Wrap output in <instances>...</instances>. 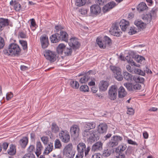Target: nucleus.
Wrapping results in <instances>:
<instances>
[{"label":"nucleus","mask_w":158,"mask_h":158,"mask_svg":"<svg viewBox=\"0 0 158 158\" xmlns=\"http://www.w3.org/2000/svg\"><path fill=\"white\" fill-rule=\"evenodd\" d=\"M118 88L117 86L112 85L109 89L108 92V97L111 100H115L117 98Z\"/></svg>","instance_id":"6"},{"label":"nucleus","mask_w":158,"mask_h":158,"mask_svg":"<svg viewBox=\"0 0 158 158\" xmlns=\"http://www.w3.org/2000/svg\"><path fill=\"white\" fill-rule=\"evenodd\" d=\"M55 148L60 149L62 146L61 143L59 139H56L55 140Z\"/></svg>","instance_id":"40"},{"label":"nucleus","mask_w":158,"mask_h":158,"mask_svg":"<svg viewBox=\"0 0 158 158\" xmlns=\"http://www.w3.org/2000/svg\"><path fill=\"white\" fill-rule=\"evenodd\" d=\"M111 154V151L110 150L107 149L103 151L102 155L105 157H108Z\"/></svg>","instance_id":"50"},{"label":"nucleus","mask_w":158,"mask_h":158,"mask_svg":"<svg viewBox=\"0 0 158 158\" xmlns=\"http://www.w3.org/2000/svg\"><path fill=\"white\" fill-rule=\"evenodd\" d=\"M109 86V83L107 81H102L100 82L99 89L100 91H104L107 90Z\"/></svg>","instance_id":"21"},{"label":"nucleus","mask_w":158,"mask_h":158,"mask_svg":"<svg viewBox=\"0 0 158 158\" xmlns=\"http://www.w3.org/2000/svg\"><path fill=\"white\" fill-rule=\"evenodd\" d=\"M97 44L101 48L104 49L106 45H110L111 40H96Z\"/></svg>","instance_id":"15"},{"label":"nucleus","mask_w":158,"mask_h":158,"mask_svg":"<svg viewBox=\"0 0 158 158\" xmlns=\"http://www.w3.org/2000/svg\"><path fill=\"white\" fill-rule=\"evenodd\" d=\"M31 27L32 28H34V29H35L36 28L35 26H36L35 22V20L34 19H31Z\"/></svg>","instance_id":"55"},{"label":"nucleus","mask_w":158,"mask_h":158,"mask_svg":"<svg viewBox=\"0 0 158 158\" xmlns=\"http://www.w3.org/2000/svg\"><path fill=\"white\" fill-rule=\"evenodd\" d=\"M72 49L71 48H69L66 46L64 48L63 53L65 56H70L72 53Z\"/></svg>","instance_id":"32"},{"label":"nucleus","mask_w":158,"mask_h":158,"mask_svg":"<svg viewBox=\"0 0 158 158\" xmlns=\"http://www.w3.org/2000/svg\"><path fill=\"white\" fill-rule=\"evenodd\" d=\"M134 110L132 108H128L127 113L130 115H133L134 114Z\"/></svg>","instance_id":"58"},{"label":"nucleus","mask_w":158,"mask_h":158,"mask_svg":"<svg viewBox=\"0 0 158 158\" xmlns=\"http://www.w3.org/2000/svg\"><path fill=\"white\" fill-rule=\"evenodd\" d=\"M116 3L114 1L108 2L103 7V11L104 13H106L112 9L116 6Z\"/></svg>","instance_id":"17"},{"label":"nucleus","mask_w":158,"mask_h":158,"mask_svg":"<svg viewBox=\"0 0 158 158\" xmlns=\"http://www.w3.org/2000/svg\"><path fill=\"white\" fill-rule=\"evenodd\" d=\"M79 130L78 126L77 125H74L71 127L70 130V134L74 139H76L78 137Z\"/></svg>","instance_id":"13"},{"label":"nucleus","mask_w":158,"mask_h":158,"mask_svg":"<svg viewBox=\"0 0 158 158\" xmlns=\"http://www.w3.org/2000/svg\"><path fill=\"white\" fill-rule=\"evenodd\" d=\"M19 42L23 47L24 50L27 48V43L26 41L24 40H19Z\"/></svg>","instance_id":"45"},{"label":"nucleus","mask_w":158,"mask_h":158,"mask_svg":"<svg viewBox=\"0 0 158 158\" xmlns=\"http://www.w3.org/2000/svg\"><path fill=\"white\" fill-rule=\"evenodd\" d=\"M127 148V146L123 144L119 145L116 149V152L119 154L122 153V152L124 151Z\"/></svg>","instance_id":"30"},{"label":"nucleus","mask_w":158,"mask_h":158,"mask_svg":"<svg viewBox=\"0 0 158 158\" xmlns=\"http://www.w3.org/2000/svg\"><path fill=\"white\" fill-rule=\"evenodd\" d=\"M100 136L99 132L94 130L90 131L87 135H83V136L87 138L88 141L89 142L94 143L99 140Z\"/></svg>","instance_id":"2"},{"label":"nucleus","mask_w":158,"mask_h":158,"mask_svg":"<svg viewBox=\"0 0 158 158\" xmlns=\"http://www.w3.org/2000/svg\"><path fill=\"white\" fill-rule=\"evenodd\" d=\"M127 94V92L121 93V92H118V96L119 98H123L126 96Z\"/></svg>","instance_id":"57"},{"label":"nucleus","mask_w":158,"mask_h":158,"mask_svg":"<svg viewBox=\"0 0 158 158\" xmlns=\"http://www.w3.org/2000/svg\"><path fill=\"white\" fill-rule=\"evenodd\" d=\"M60 34L56 33L52 35L50 37V40H67L68 34L65 31H61Z\"/></svg>","instance_id":"9"},{"label":"nucleus","mask_w":158,"mask_h":158,"mask_svg":"<svg viewBox=\"0 0 158 158\" xmlns=\"http://www.w3.org/2000/svg\"><path fill=\"white\" fill-rule=\"evenodd\" d=\"M128 143L129 144H133L134 145H137V144L136 143V142L133 141L131 139H128L127 140Z\"/></svg>","instance_id":"64"},{"label":"nucleus","mask_w":158,"mask_h":158,"mask_svg":"<svg viewBox=\"0 0 158 158\" xmlns=\"http://www.w3.org/2000/svg\"><path fill=\"white\" fill-rule=\"evenodd\" d=\"M65 46L63 44H59L56 48V52L59 55H62Z\"/></svg>","instance_id":"25"},{"label":"nucleus","mask_w":158,"mask_h":158,"mask_svg":"<svg viewBox=\"0 0 158 158\" xmlns=\"http://www.w3.org/2000/svg\"><path fill=\"white\" fill-rule=\"evenodd\" d=\"M59 138L63 142L67 143L70 141V135L69 132L67 131H61L59 133Z\"/></svg>","instance_id":"12"},{"label":"nucleus","mask_w":158,"mask_h":158,"mask_svg":"<svg viewBox=\"0 0 158 158\" xmlns=\"http://www.w3.org/2000/svg\"><path fill=\"white\" fill-rule=\"evenodd\" d=\"M86 2V0H76L75 5L78 6H81L84 5Z\"/></svg>","instance_id":"37"},{"label":"nucleus","mask_w":158,"mask_h":158,"mask_svg":"<svg viewBox=\"0 0 158 158\" xmlns=\"http://www.w3.org/2000/svg\"><path fill=\"white\" fill-rule=\"evenodd\" d=\"M148 8L146 4L144 2H141L137 6V9L139 12L142 11Z\"/></svg>","instance_id":"31"},{"label":"nucleus","mask_w":158,"mask_h":158,"mask_svg":"<svg viewBox=\"0 0 158 158\" xmlns=\"http://www.w3.org/2000/svg\"><path fill=\"white\" fill-rule=\"evenodd\" d=\"M73 145L72 143H69L63 149L64 154L68 152H75L72 150Z\"/></svg>","instance_id":"28"},{"label":"nucleus","mask_w":158,"mask_h":158,"mask_svg":"<svg viewBox=\"0 0 158 158\" xmlns=\"http://www.w3.org/2000/svg\"><path fill=\"white\" fill-rule=\"evenodd\" d=\"M103 39H104V40H111L109 37L106 36H104V37H103L102 35H100L98 37L96 40H101Z\"/></svg>","instance_id":"60"},{"label":"nucleus","mask_w":158,"mask_h":158,"mask_svg":"<svg viewBox=\"0 0 158 158\" xmlns=\"http://www.w3.org/2000/svg\"><path fill=\"white\" fill-rule=\"evenodd\" d=\"M145 60V58L142 56L137 55L135 56V60L138 63H141L143 60Z\"/></svg>","instance_id":"41"},{"label":"nucleus","mask_w":158,"mask_h":158,"mask_svg":"<svg viewBox=\"0 0 158 158\" xmlns=\"http://www.w3.org/2000/svg\"><path fill=\"white\" fill-rule=\"evenodd\" d=\"M134 23L138 28L140 30L143 29L146 27V24L139 19L136 20Z\"/></svg>","instance_id":"24"},{"label":"nucleus","mask_w":158,"mask_h":158,"mask_svg":"<svg viewBox=\"0 0 158 158\" xmlns=\"http://www.w3.org/2000/svg\"><path fill=\"white\" fill-rule=\"evenodd\" d=\"M136 29L134 27H130L128 32V33L131 35H132L137 33Z\"/></svg>","instance_id":"43"},{"label":"nucleus","mask_w":158,"mask_h":158,"mask_svg":"<svg viewBox=\"0 0 158 158\" xmlns=\"http://www.w3.org/2000/svg\"><path fill=\"white\" fill-rule=\"evenodd\" d=\"M27 35L26 34L23 32H20L19 34V37L22 39L27 38Z\"/></svg>","instance_id":"54"},{"label":"nucleus","mask_w":158,"mask_h":158,"mask_svg":"<svg viewBox=\"0 0 158 158\" xmlns=\"http://www.w3.org/2000/svg\"><path fill=\"white\" fill-rule=\"evenodd\" d=\"M9 21L7 19L0 18V32L2 31L3 27L9 25Z\"/></svg>","instance_id":"22"},{"label":"nucleus","mask_w":158,"mask_h":158,"mask_svg":"<svg viewBox=\"0 0 158 158\" xmlns=\"http://www.w3.org/2000/svg\"><path fill=\"white\" fill-rule=\"evenodd\" d=\"M41 139L44 145H46L48 144L49 140L48 137L44 136L41 138Z\"/></svg>","instance_id":"49"},{"label":"nucleus","mask_w":158,"mask_h":158,"mask_svg":"<svg viewBox=\"0 0 158 158\" xmlns=\"http://www.w3.org/2000/svg\"><path fill=\"white\" fill-rule=\"evenodd\" d=\"M107 126L105 123L100 124L98 126L97 131L99 132L101 135V134H103L106 132Z\"/></svg>","instance_id":"19"},{"label":"nucleus","mask_w":158,"mask_h":158,"mask_svg":"<svg viewBox=\"0 0 158 158\" xmlns=\"http://www.w3.org/2000/svg\"><path fill=\"white\" fill-rule=\"evenodd\" d=\"M13 94L11 92L8 93L6 95V99L7 100H9L13 97Z\"/></svg>","instance_id":"59"},{"label":"nucleus","mask_w":158,"mask_h":158,"mask_svg":"<svg viewBox=\"0 0 158 158\" xmlns=\"http://www.w3.org/2000/svg\"><path fill=\"white\" fill-rule=\"evenodd\" d=\"M102 145L103 143L101 141L97 142L92 146L91 150L94 152L101 151L102 149Z\"/></svg>","instance_id":"20"},{"label":"nucleus","mask_w":158,"mask_h":158,"mask_svg":"<svg viewBox=\"0 0 158 158\" xmlns=\"http://www.w3.org/2000/svg\"><path fill=\"white\" fill-rule=\"evenodd\" d=\"M124 78L128 81H130L132 80V75L127 72H125L123 73Z\"/></svg>","instance_id":"33"},{"label":"nucleus","mask_w":158,"mask_h":158,"mask_svg":"<svg viewBox=\"0 0 158 158\" xmlns=\"http://www.w3.org/2000/svg\"><path fill=\"white\" fill-rule=\"evenodd\" d=\"M42 48H46L49 44L48 40H40Z\"/></svg>","instance_id":"39"},{"label":"nucleus","mask_w":158,"mask_h":158,"mask_svg":"<svg viewBox=\"0 0 158 158\" xmlns=\"http://www.w3.org/2000/svg\"><path fill=\"white\" fill-rule=\"evenodd\" d=\"M110 32L112 35L117 37L120 36L121 33L118 22H116L112 24Z\"/></svg>","instance_id":"8"},{"label":"nucleus","mask_w":158,"mask_h":158,"mask_svg":"<svg viewBox=\"0 0 158 158\" xmlns=\"http://www.w3.org/2000/svg\"><path fill=\"white\" fill-rule=\"evenodd\" d=\"M44 56L45 58L51 62H54L56 60V55L55 53L49 50H46L44 52Z\"/></svg>","instance_id":"11"},{"label":"nucleus","mask_w":158,"mask_h":158,"mask_svg":"<svg viewBox=\"0 0 158 158\" xmlns=\"http://www.w3.org/2000/svg\"><path fill=\"white\" fill-rule=\"evenodd\" d=\"M75 154V152H71L65 153L64 155L66 156V158H73Z\"/></svg>","instance_id":"46"},{"label":"nucleus","mask_w":158,"mask_h":158,"mask_svg":"<svg viewBox=\"0 0 158 158\" xmlns=\"http://www.w3.org/2000/svg\"><path fill=\"white\" fill-rule=\"evenodd\" d=\"M92 158H102V156L99 153H96L92 156Z\"/></svg>","instance_id":"61"},{"label":"nucleus","mask_w":158,"mask_h":158,"mask_svg":"<svg viewBox=\"0 0 158 158\" xmlns=\"http://www.w3.org/2000/svg\"><path fill=\"white\" fill-rule=\"evenodd\" d=\"M9 144L5 142L3 143L2 145V147L4 150L6 151L7 147H8Z\"/></svg>","instance_id":"62"},{"label":"nucleus","mask_w":158,"mask_h":158,"mask_svg":"<svg viewBox=\"0 0 158 158\" xmlns=\"http://www.w3.org/2000/svg\"><path fill=\"white\" fill-rule=\"evenodd\" d=\"M125 60H126L128 63L129 64H132L133 62H134V61L132 59L131 57V56L130 55L127 56L125 58Z\"/></svg>","instance_id":"52"},{"label":"nucleus","mask_w":158,"mask_h":158,"mask_svg":"<svg viewBox=\"0 0 158 158\" xmlns=\"http://www.w3.org/2000/svg\"><path fill=\"white\" fill-rule=\"evenodd\" d=\"M123 139L122 137L119 135H114L111 138L107 145L109 148H113L118 144V143Z\"/></svg>","instance_id":"4"},{"label":"nucleus","mask_w":158,"mask_h":158,"mask_svg":"<svg viewBox=\"0 0 158 158\" xmlns=\"http://www.w3.org/2000/svg\"><path fill=\"white\" fill-rule=\"evenodd\" d=\"M43 149V147L40 141H37L36 143V151L35 154L38 157L41 153V151Z\"/></svg>","instance_id":"23"},{"label":"nucleus","mask_w":158,"mask_h":158,"mask_svg":"<svg viewBox=\"0 0 158 158\" xmlns=\"http://www.w3.org/2000/svg\"><path fill=\"white\" fill-rule=\"evenodd\" d=\"M96 127V124L93 122H86L83 129L82 135H86L89 133L91 129L94 128Z\"/></svg>","instance_id":"7"},{"label":"nucleus","mask_w":158,"mask_h":158,"mask_svg":"<svg viewBox=\"0 0 158 158\" xmlns=\"http://www.w3.org/2000/svg\"><path fill=\"white\" fill-rule=\"evenodd\" d=\"M89 78L90 77L89 76L87 75H85L83 77L80 78L79 82L81 83H85L88 81Z\"/></svg>","instance_id":"38"},{"label":"nucleus","mask_w":158,"mask_h":158,"mask_svg":"<svg viewBox=\"0 0 158 158\" xmlns=\"http://www.w3.org/2000/svg\"><path fill=\"white\" fill-rule=\"evenodd\" d=\"M118 23L119 26L120 27L121 29L123 31H126L129 25V22L124 19H122L120 22H118Z\"/></svg>","instance_id":"18"},{"label":"nucleus","mask_w":158,"mask_h":158,"mask_svg":"<svg viewBox=\"0 0 158 158\" xmlns=\"http://www.w3.org/2000/svg\"><path fill=\"white\" fill-rule=\"evenodd\" d=\"M112 134L111 133H108L106 135L104 136L103 139L104 140H106L107 139H109L112 136Z\"/></svg>","instance_id":"63"},{"label":"nucleus","mask_w":158,"mask_h":158,"mask_svg":"<svg viewBox=\"0 0 158 158\" xmlns=\"http://www.w3.org/2000/svg\"><path fill=\"white\" fill-rule=\"evenodd\" d=\"M35 147L33 145H31L27 148V150L28 153H31L35 150Z\"/></svg>","instance_id":"56"},{"label":"nucleus","mask_w":158,"mask_h":158,"mask_svg":"<svg viewBox=\"0 0 158 158\" xmlns=\"http://www.w3.org/2000/svg\"><path fill=\"white\" fill-rule=\"evenodd\" d=\"M80 90L81 91L84 92H88L89 91L88 86L87 85L81 86L80 88Z\"/></svg>","instance_id":"42"},{"label":"nucleus","mask_w":158,"mask_h":158,"mask_svg":"<svg viewBox=\"0 0 158 158\" xmlns=\"http://www.w3.org/2000/svg\"><path fill=\"white\" fill-rule=\"evenodd\" d=\"M14 7L15 10L19 11L21 9V6L20 4L15 2L14 5Z\"/></svg>","instance_id":"53"},{"label":"nucleus","mask_w":158,"mask_h":158,"mask_svg":"<svg viewBox=\"0 0 158 158\" xmlns=\"http://www.w3.org/2000/svg\"><path fill=\"white\" fill-rule=\"evenodd\" d=\"M156 11L157 10L156 9H152L150 13L144 14L142 16V19L146 22H150L151 21L152 17H155L156 16Z\"/></svg>","instance_id":"10"},{"label":"nucleus","mask_w":158,"mask_h":158,"mask_svg":"<svg viewBox=\"0 0 158 158\" xmlns=\"http://www.w3.org/2000/svg\"><path fill=\"white\" fill-rule=\"evenodd\" d=\"M70 84L71 86L73 88L77 89L78 88L79 84L77 81H71L70 82Z\"/></svg>","instance_id":"36"},{"label":"nucleus","mask_w":158,"mask_h":158,"mask_svg":"<svg viewBox=\"0 0 158 158\" xmlns=\"http://www.w3.org/2000/svg\"><path fill=\"white\" fill-rule=\"evenodd\" d=\"M21 51V49L17 44L12 43L9 45L7 48L3 49V52L8 56H18L20 55Z\"/></svg>","instance_id":"1"},{"label":"nucleus","mask_w":158,"mask_h":158,"mask_svg":"<svg viewBox=\"0 0 158 158\" xmlns=\"http://www.w3.org/2000/svg\"><path fill=\"white\" fill-rule=\"evenodd\" d=\"M107 0H96L95 2L97 5L101 6L103 5L105 3H106Z\"/></svg>","instance_id":"48"},{"label":"nucleus","mask_w":158,"mask_h":158,"mask_svg":"<svg viewBox=\"0 0 158 158\" xmlns=\"http://www.w3.org/2000/svg\"><path fill=\"white\" fill-rule=\"evenodd\" d=\"M65 41L68 43V44L70 47L71 48L73 49L75 51L78 49L80 47L81 44L80 43L77 41V40H64Z\"/></svg>","instance_id":"14"},{"label":"nucleus","mask_w":158,"mask_h":158,"mask_svg":"<svg viewBox=\"0 0 158 158\" xmlns=\"http://www.w3.org/2000/svg\"><path fill=\"white\" fill-rule=\"evenodd\" d=\"M110 69L112 71L114 77L118 81L123 80V77L122 74L121 69L118 67L115 66H110Z\"/></svg>","instance_id":"5"},{"label":"nucleus","mask_w":158,"mask_h":158,"mask_svg":"<svg viewBox=\"0 0 158 158\" xmlns=\"http://www.w3.org/2000/svg\"><path fill=\"white\" fill-rule=\"evenodd\" d=\"M23 158H35V155L32 153H28L25 154Z\"/></svg>","instance_id":"44"},{"label":"nucleus","mask_w":158,"mask_h":158,"mask_svg":"<svg viewBox=\"0 0 158 158\" xmlns=\"http://www.w3.org/2000/svg\"><path fill=\"white\" fill-rule=\"evenodd\" d=\"M51 129L52 131L55 133H57L59 130V127L55 123H52L51 126Z\"/></svg>","instance_id":"34"},{"label":"nucleus","mask_w":158,"mask_h":158,"mask_svg":"<svg viewBox=\"0 0 158 158\" xmlns=\"http://www.w3.org/2000/svg\"><path fill=\"white\" fill-rule=\"evenodd\" d=\"M56 30L55 31V32L56 33H58L60 31H62V30L63 29V27L60 25H56L55 27Z\"/></svg>","instance_id":"47"},{"label":"nucleus","mask_w":158,"mask_h":158,"mask_svg":"<svg viewBox=\"0 0 158 158\" xmlns=\"http://www.w3.org/2000/svg\"><path fill=\"white\" fill-rule=\"evenodd\" d=\"M101 12V8L98 5L94 4L90 7V13L91 15H97Z\"/></svg>","instance_id":"16"},{"label":"nucleus","mask_w":158,"mask_h":158,"mask_svg":"<svg viewBox=\"0 0 158 158\" xmlns=\"http://www.w3.org/2000/svg\"><path fill=\"white\" fill-rule=\"evenodd\" d=\"M53 148V143L50 142L46 147H45L43 154L47 155L52 151Z\"/></svg>","instance_id":"26"},{"label":"nucleus","mask_w":158,"mask_h":158,"mask_svg":"<svg viewBox=\"0 0 158 158\" xmlns=\"http://www.w3.org/2000/svg\"><path fill=\"white\" fill-rule=\"evenodd\" d=\"M141 85L139 84L135 83V84H133V91L135 90H139L141 89Z\"/></svg>","instance_id":"51"},{"label":"nucleus","mask_w":158,"mask_h":158,"mask_svg":"<svg viewBox=\"0 0 158 158\" xmlns=\"http://www.w3.org/2000/svg\"><path fill=\"white\" fill-rule=\"evenodd\" d=\"M127 89L130 91H133V84L131 83H126L124 84Z\"/></svg>","instance_id":"35"},{"label":"nucleus","mask_w":158,"mask_h":158,"mask_svg":"<svg viewBox=\"0 0 158 158\" xmlns=\"http://www.w3.org/2000/svg\"><path fill=\"white\" fill-rule=\"evenodd\" d=\"M8 153L9 154L11 155H14L16 154V149L15 145L12 144H10V148L7 151Z\"/></svg>","instance_id":"27"},{"label":"nucleus","mask_w":158,"mask_h":158,"mask_svg":"<svg viewBox=\"0 0 158 158\" xmlns=\"http://www.w3.org/2000/svg\"><path fill=\"white\" fill-rule=\"evenodd\" d=\"M91 148L90 146H88L86 148L85 144L83 142L79 143L77 146V150L78 153L84 154L85 152V156H87L89 154Z\"/></svg>","instance_id":"3"},{"label":"nucleus","mask_w":158,"mask_h":158,"mask_svg":"<svg viewBox=\"0 0 158 158\" xmlns=\"http://www.w3.org/2000/svg\"><path fill=\"white\" fill-rule=\"evenodd\" d=\"M28 142V139L27 137H23L19 141L20 144L22 148H25Z\"/></svg>","instance_id":"29"}]
</instances>
